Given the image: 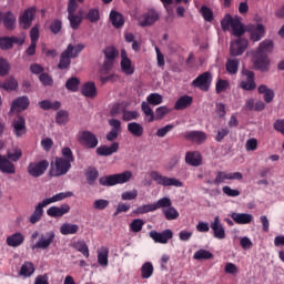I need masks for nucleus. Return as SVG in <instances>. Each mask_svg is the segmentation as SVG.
I'll use <instances>...</instances> for the list:
<instances>
[{"mask_svg": "<svg viewBox=\"0 0 284 284\" xmlns=\"http://www.w3.org/2000/svg\"><path fill=\"white\" fill-rule=\"evenodd\" d=\"M81 94L88 99H94L97 97V84L94 82L84 83Z\"/></svg>", "mask_w": 284, "mask_h": 284, "instance_id": "473e14b6", "label": "nucleus"}, {"mask_svg": "<svg viewBox=\"0 0 284 284\" xmlns=\"http://www.w3.org/2000/svg\"><path fill=\"white\" fill-rule=\"evenodd\" d=\"M68 20L70 22L72 30H79L81 21H83V17L71 13L68 16Z\"/></svg>", "mask_w": 284, "mask_h": 284, "instance_id": "8fccbe9b", "label": "nucleus"}, {"mask_svg": "<svg viewBox=\"0 0 284 284\" xmlns=\"http://www.w3.org/2000/svg\"><path fill=\"white\" fill-rule=\"evenodd\" d=\"M152 181H154L158 185H163V187H183V182H181L176 178H168L159 171H152L150 173Z\"/></svg>", "mask_w": 284, "mask_h": 284, "instance_id": "423d86ee", "label": "nucleus"}, {"mask_svg": "<svg viewBox=\"0 0 284 284\" xmlns=\"http://www.w3.org/2000/svg\"><path fill=\"white\" fill-rule=\"evenodd\" d=\"M108 256H110V250L105 246H102L100 251H98V263L101 267H108Z\"/></svg>", "mask_w": 284, "mask_h": 284, "instance_id": "e433bc0d", "label": "nucleus"}, {"mask_svg": "<svg viewBox=\"0 0 284 284\" xmlns=\"http://www.w3.org/2000/svg\"><path fill=\"white\" fill-rule=\"evenodd\" d=\"M130 179H132L131 171H124L122 173L102 176L99 179V183L104 187H112L114 185H123V183H128Z\"/></svg>", "mask_w": 284, "mask_h": 284, "instance_id": "7ed1b4c3", "label": "nucleus"}, {"mask_svg": "<svg viewBox=\"0 0 284 284\" xmlns=\"http://www.w3.org/2000/svg\"><path fill=\"white\" fill-rule=\"evenodd\" d=\"M13 134L17 139H21V136L26 135L28 132V128L26 126V118L22 115H18L12 121Z\"/></svg>", "mask_w": 284, "mask_h": 284, "instance_id": "4468645a", "label": "nucleus"}, {"mask_svg": "<svg viewBox=\"0 0 284 284\" xmlns=\"http://www.w3.org/2000/svg\"><path fill=\"white\" fill-rule=\"evenodd\" d=\"M77 140L87 150H94L99 145V138L91 131H79Z\"/></svg>", "mask_w": 284, "mask_h": 284, "instance_id": "0eeeda50", "label": "nucleus"}, {"mask_svg": "<svg viewBox=\"0 0 284 284\" xmlns=\"http://www.w3.org/2000/svg\"><path fill=\"white\" fill-rule=\"evenodd\" d=\"M143 225H145V221L142 219H135L130 223V232L139 233L143 230Z\"/></svg>", "mask_w": 284, "mask_h": 284, "instance_id": "5fc2aeb1", "label": "nucleus"}, {"mask_svg": "<svg viewBox=\"0 0 284 284\" xmlns=\"http://www.w3.org/2000/svg\"><path fill=\"white\" fill-rule=\"evenodd\" d=\"M246 32L251 34V41H261L265 37V27L261 23L246 26Z\"/></svg>", "mask_w": 284, "mask_h": 284, "instance_id": "dca6fc26", "label": "nucleus"}, {"mask_svg": "<svg viewBox=\"0 0 284 284\" xmlns=\"http://www.w3.org/2000/svg\"><path fill=\"white\" fill-rule=\"evenodd\" d=\"M79 85H81V80L77 77L69 78L65 82V88L70 92H79Z\"/></svg>", "mask_w": 284, "mask_h": 284, "instance_id": "c03bdc74", "label": "nucleus"}, {"mask_svg": "<svg viewBox=\"0 0 284 284\" xmlns=\"http://www.w3.org/2000/svg\"><path fill=\"white\" fill-rule=\"evenodd\" d=\"M34 17H37V8L30 7L23 11V13L19 18V23L23 30H28L32 27V21H34Z\"/></svg>", "mask_w": 284, "mask_h": 284, "instance_id": "f8f14e48", "label": "nucleus"}, {"mask_svg": "<svg viewBox=\"0 0 284 284\" xmlns=\"http://www.w3.org/2000/svg\"><path fill=\"white\" fill-rule=\"evenodd\" d=\"M23 241H26L23 234L14 233L7 237V245H9V247H19L20 245H23Z\"/></svg>", "mask_w": 284, "mask_h": 284, "instance_id": "72a5a7b5", "label": "nucleus"}, {"mask_svg": "<svg viewBox=\"0 0 284 284\" xmlns=\"http://www.w3.org/2000/svg\"><path fill=\"white\" fill-rule=\"evenodd\" d=\"M156 21H159V13L156 11H149L139 19V24L141 28H146V26H154Z\"/></svg>", "mask_w": 284, "mask_h": 284, "instance_id": "b1692460", "label": "nucleus"}, {"mask_svg": "<svg viewBox=\"0 0 284 284\" xmlns=\"http://www.w3.org/2000/svg\"><path fill=\"white\" fill-rule=\"evenodd\" d=\"M166 114H170V109L165 105L159 106L155 110L154 121H162V119H164Z\"/></svg>", "mask_w": 284, "mask_h": 284, "instance_id": "4d7b16f0", "label": "nucleus"}, {"mask_svg": "<svg viewBox=\"0 0 284 284\" xmlns=\"http://www.w3.org/2000/svg\"><path fill=\"white\" fill-rule=\"evenodd\" d=\"M222 192L223 194H225V196H231V197L241 196V191H239L237 189H231L227 185L222 187Z\"/></svg>", "mask_w": 284, "mask_h": 284, "instance_id": "338daca9", "label": "nucleus"}, {"mask_svg": "<svg viewBox=\"0 0 284 284\" xmlns=\"http://www.w3.org/2000/svg\"><path fill=\"white\" fill-rule=\"evenodd\" d=\"M85 176L89 185H94L97 179H99V170L94 166H89L85 171Z\"/></svg>", "mask_w": 284, "mask_h": 284, "instance_id": "a19ab883", "label": "nucleus"}, {"mask_svg": "<svg viewBox=\"0 0 284 284\" xmlns=\"http://www.w3.org/2000/svg\"><path fill=\"white\" fill-rule=\"evenodd\" d=\"M0 88L6 92H14L19 88V82L13 77H9L4 81H0Z\"/></svg>", "mask_w": 284, "mask_h": 284, "instance_id": "c756f323", "label": "nucleus"}, {"mask_svg": "<svg viewBox=\"0 0 284 284\" xmlns=\"http://www.w3.org/2000/svg\"><path fill=\"white\" fill-rule=\"evenodd\" d=\"M192 88H197V90H202V92H209L210 87L212 85V73L210 71H205L196 77L191 83Z\"/></svg>", "mask_w": 284, "mask_h": 284, "instance_id": "1a4fd4ad", "label": "nucleus"}, {"mask_svg": "<svg viewBox=\"0 0 284 284\" xmlns=\"http://www.w3.org/2000/svg\"><path fill=\"white\" fill-rule=\"evenodd\" d=\"M68 119H69L68 111L60 110L55 115V123H58V125H65V123H68Z\"/></svg>", "mask_w": 284, "mask_h": 284, "instance_id": "6e6d98bb", "label": "nucleus"}, {"mask_svg": "<svg viewBox=\"0 0 284 284\" xmlns=\"http://www.w3.org/2000/svg\"><path fill=\"white\" fill-rule=\"evenodd\" d=\"M21 156H23V152L21 151V149H14L13 152L8 151L7 153V159H9V161H12L13 163H17V161H19Z\"/></svg>", "mask_w": 284, "mask_h": 284, "instance_id": "680f3d73", "label": "nucleus"}, {"mask_svg": "<svg viewBox=\"0 0 284 284\" xmlns=\"http://www.w3.org/2000/svg\"><path fill=\"white\" fill-rule=\"evenodd\" d=\"M104 60L102 63V74H110L112 69L114 68V61L119 57V50L114 47H106L103 50Z\"/></svg>", "mask_w": 284, "mask_h": 284, "instance_id": "20e7f679", "label": "nucleus"}, {"mask_svg": "<svg viewBox=\"0 0 284 284\" xmlns=\"http://www.w3.org/2000/svg\"><path fill=\"white\" fill-rule=\"evenodd\" d=\"M62 158H55L51 162V168L49 171L50 176H64L72 169V163H74V153L69 146H64L61 151Z\"/></svg>", "mask_w": 284, "mask_h": 284, "instance_id": "f257e3e1", "label": "nucleus"}, {"mask_svg": "<svg viewBox=\"0 0 284 284\" xmlns=\"http://www.w3.org/2000/svg\"><path fill=\"white\" fill-rule=\"evenodd\" d=\"M110 21L113 28H116V29L123 28V26H125V20L123 19V14L114 10L110 12Z\"/></svg>", "mask_w": 284, "mask_h": 284, "instance_id": "f704fd0d", "label": "nucleus"}, {"mask_svg": "<svg viewBox=\"0 0 284 284\" xmlns=\"http://www.w3.org/2000/svg\"><path fill=\"white\" fill-rule=\"evenodd\" d=\"M116 152H119V142H113L110 146L100 145L95 150L98 156H112V154H116Z\"/></svg>", "mask_w": 284, "mask_h": 284, "instance_id": "393cba45", "label": "nucleus"}, {"mask_svg": "<svg viewBox=\"0 0 284 284\" xmlns=\"http://www.w3.org/2000/svg\"><path fill=\"white\" fill-rule=\"evenodd\" d=\"M241 75L239 88L245 92H254V90H256V74L254 71L242 69Z\"/></svg>", "mask_w": 284, "mask_h": 284, "instance_id": "39448f33", "label": "nucleus"}, {"mask_svg": "<svg viewBox=\"0 0 284 284\" xmlns=\"http://www.w3.org/2000/svg\"><path fill=\"white\" fill-rule=\"evenodd\" d=\"M230 88V81L220 79L215 84V92L216 94H221L225 92Z\"/></svg>", "mask_w": 284, "mask_h": 284, "instance_id": "e2e57ef3", "label": "nucleus"}, {"mask_svg": "<svg viewBox=\"0 0 284 284\" xmlns=\"http://www.w3.org/2000/svg\"><path fill=\"white\" fill-rule=\"evenodd\" d=\"M257 92L258 94H263V99L265 101V103H272L274 101V90L270 89L267 85L265 84H261L257 88Z\"/></svg>", "mask_w": 284, "mask_h": 284, "instance_id": "7c9ffc66", "label": "nucleus"}, {"mask_svg": "<svg viewBox=\"0 0 284 284\" xmlns=\"http://www.w3.org/2000/svg\"><path fill=\"white\" fill-rule=\"evenodd\" d=\"M110 205V201L108 200H103V199H100V200H95L93 202V210H105L108 206Z\"/></svg>", "mask_w": 284, "mask_h": 284, "instance_id": "774afa93", "label": "nucleus"}, {"mask_svg": "<svg viewBox=\"0 0 284 284\" xmlns=\"http://www.w3.org/2000/svg\"><path fill=\"white\" fill-rule=\"evenodd\" d=\"M70 212V206L68 204H62L61 206H51L47 210L48 216L51 219H61L64 214Z\"/></svg>", "mask_w": 284, "mask_h": 284, "instance_id": "412c9836", "label": "nucleus"}, {"mask_svg": "<svg viewBox=\"0 0 284 284\" xmlns=\"http://www.w3.org/2000/svg\"><path fill=\"white\" fill-rule=\"evenodd\" d=\"M155 210H161L163 207H171L172 206V200L170 197H162L158 200V203H154Z\"/></svg>", "mask_w": 284, "mask_h": 284, "instance_id": "0e129e2a", "label": "nucleus"}, {"mask_svg": "<svg viewBox=\"0 0 284 284\" xmlns=\"http://www.w3.org/2000/svg\"><path fill=\"white\" fill-rule=\"evenodd\" d=\"M84 19H87V21H90V23H97L101 19L99 9H90L84 16Z\"/></svg>", "mask_w": 284, "mask_h": 284, "instance_id": "603ef678", "label": "nucleus"}, {"mask_svg": "<svg viewBox=\"0 0 284 284\" xmlns=\"http://www.w3.org/2000/svg\"><path fill=\"white\" fill-rule=\"evenodd\" d=\"M54 239H57L54 231L42 233L40 234L38 242L31 246V250H48V247L54 243Z\"/></svg>", "mask_w": 284, "mask_h": 284, "instance_id": "9d476101", "label": "nucleus"}, {"mask_svg": "<svg viewBox=\"0 0 284 284\" xmlns=\"http://www.w3.org/2000/svg\"><path fill=\"white\" fill-rule=\"evenodd\" d=\"M72 52H74V45L68 44L67 49L61 53L60 61L58 63L59 70H70V65L72 63Z\"/></svg>", "mask_w": 284, "mask_h": 284, "instance_id": "ddd939ff", "label": "nucleus"}, {"mask_svg": "<svg viewBox=\"0 0 284 284\" xmlns=\"http://www.w3.org/2000/svg\"><path fill=\"white\" fill-rule=\"evenodd\" d=\"M149 212H156L155 204H144L134 211L135 214H148Z\"/></svg>", "mask_w": 284, "mask_h": 284, "instance_id": "052dcab7", "label": "nucleus"}, {"mask_svg": "<svg viewBox=\"0 0 284 284\" xmlns=\"http://www.w3.org/2000/svg\"><path fill=\"white\" fill-rule=\"evenodd\" d=\"M184 139L190 141L191 143H196V145H201L207 141V133L203 131H186L184 133Z\"/></svg>", "mask_w": 284, "mask_h": 284, "instance_id": "2eb2a0df", "label": "nucleus"}, {"mask_svg": "<svg viewBox=\"0 0 284 284\" xmlns=\"http://www.w3.org/2000/svg\"><path fill=\"white\" fill-rule=\"evenodd\" d=\"M200 12L204 20L209 22L214 21V12L209 7L202 6V8L200 9Z\"/></svg>", "mask_w": 284, "mask_h": 284, "instance_id": "bf43d9fd", "label": "nucleus"}, {"mask_svg": "<svg viewBox=\"0 0 284 284\" xmlns=\"http://www.w3.org/2000/svg\"><path fill=\"white\" fill-rule=\"evenodd\" d=\"M225 181H230V173L225 171H219L213 183L215 185H221V183H225Z\"/></svg>", "mask_w": 284, "mask_h": 284, "instance_id": "13d9d810", "label": "nucleus"}, {"mask_svg": "<svg viewBox=\"0 0 284 284\" xmlns=\"http://www.w3.org/2000/svg\"><path fill=\"white\" fill-rule=\"evenodd\" d=\"M231 28L234 37H243V34H245V28H243V24L239 19L233 21V26H231Z\"/></svg>", "mask_w": 284, "mask_h": 284, "instance_id": "de8ad7c7", "label": "nucleus"}, {"mask_svg": "<svg viewBox=\"0 0 284 284\" xmlns=\"http://www.w3.org/2000/svg\"><path fill=\"white\" fill-rule=\"evenodd\" d=\"M149 105H161L163 103V95L159 93H151L146 97Z\"/></svg>", "mask_w": 284, "mask_h": 284, "instance_id": "864d4df0", "label": "nucleus"}, {"mask_svg": "<svg viewBox=\"0 0 284 284\" xmlns=\"http://www.w3.org/2000/svg\"><path fill=\"white\" fill-rule=\"evenodd\" d=\"M141 110L145 116H149V123L154 122V111L152 110V106H150V103L143 101L141 104Z\"/></svg>", "mask_w": 284, "mask_h": 284, "instance_id": "3c124183", "label": "nucleus"}, {"mask_svg": "<svg viewBox=\"0 0 284 284\" xmlns=\"http://www.w3.org/2000/svg\"><path fill=\"white\" fill-rule=\"evenodd\" d=\"M74 193L68 191V192H60L57 193L55 195L51 196V197H47L44 200H42V203H44V205H50L52 203H59V201H63L65 199H70V196H73Z\"/></svg>", "mask_w": 284, "mask_h": 284, "instance_id": "c85d7f7f", "label": "nucleus"}, {"mask_svg": "<svg viewBox=\"0 0 284 284\" xmlns=\"http://www.w3.org/2000/svg\"><path fill=\"white\" fill-rule=\"evenodd\" d=\"M39 106L41 110H59L61 108V102L60 101H54L51 102L50 100H43L39 102Z\"/></svg>", "mask_w": 284, "mask_h": 284, "instance_id": "a18cd8bd", "label": "nucleus"}, {"mask_svg": "<svg viewBox=\"0 0 284 284\" xmlns=\"http://www.w3.org/2000/svg\"><path fill=\"white\" fill-rule=\"evenodd\" d=\"M43 207H48L43 201L38 203L34 207L33 213L29 217V223H31V225H37V223L43 219Z\"/></svg>", "mask_w": 284, "mask_h": 284, "instance_id": "bb28decb", "label": "nucleus"}, {"mask_svg": "<svg viewBox=\"0 0 284 284\" xmlns=\"http://www.w3.org/2000/svg\"><path fill=\"white\" fill-rule=\"evenodd\" d=\"M230 216L237 225H250L254 221V215L250 213H232Z\"/></svg>", "mask_w": 284, "mask_h": 284, "instance_id": "a878e982", "label": "nucleus"}, {"mask_svg": "<svg viewBox=\"0 0 284 284\" xmlns=\"http://www.w3.org/2000/svg\"><path fill=\"white\" fill-rule=\"evenodd\" d=\"M152 274H154V265L152 262H145L141 266V278H152Z\"/></svg>", "mask_w": 284, "mask_h": 284, "instance_id": "37998d69", "label": "nucleus"}, {"mask_svg": "<svg viewBox=\"0 0 284 284\" xmlns=\"http://www.w3.org/2000/svg\"><path fill=\"white\" fill-rule=\"evenodd\" d=\"M62 28H63V22H61V20L59 19L53 20L50 24V30L52 34H59Z\"/></svg>", "mask_w": 284, "mask_h": 284, "instance_id": "69168bd1", "label": "nucleus"}, {"mask_svg": "<svg viewBox=\"0 0 284 284\" xmlns=\"http://www.w3.org/2000/svg\"><path fill=\"white\" fill-rule=\"evenodd\" d=\"M28 108H30V98H28V95H22L12 101L10 111L24 112Z\"/></svg>", "mask_w": 284, "mask_h": 284, "instance_id": "a211bd4d", "label": "nucleus"}, {"mask_svg": "<svg viewBox=\"0 0 284 284\" xmlns=\"http://www.w3.org/2000/svg\"><path fill=\"white\" fill-rule=\"evenodd\" d=\"M192 103H194L192 95H182L176 100L174 110H187V108L192 106Z\"/></svg>", "mask_w": 284, "mask_h": 284, "instance_id": "cd10ccee", "label": "nucleus"}, {"mask_svg": "<svg viewBox=\"0 0 284 284\" xmlns=\"http://www.w3.org/2000/svg\"><path fill=\"white\" fill-rule=\"evenodd\" d=\"M239 65H241V60L239 59H229L226 61L225 68L229 74H237Z\"/></svg>", "mask_w": 284, "mask_h": 284, "instance_id": "58836bf2", "label": "nucleus"}, {"mask_svg": "<svg viewBox=\"0 0 284 284\" xmlns=\"http://www.w3.org/2000/svg\"><path fill=\"white\" fill-rule=\"evenodd\" d=\"M150 239L154 241V243H160L161 245H165L170 242V240L174 239V233L172 230L166 229L162 232L151 231L149 233Z\"/></svg>", "mask_w": 284, "mask_h": 284, "instance_id": "9b49d317", "label": "nucleus"}, {"mask_svg": "<svg viewBox=\"0 0 284 284\" xmlns=\"http://www.w3.org/2000/svg\"><path fill=\"white\" fill-rule=\"evenodd\" d=\"M163 214L166 221H176V219H179V211L174 209V206H169L168 209H163Z\"/></svg>", "mask_w": 284, "mask_h": 284, "instance_id": "09e8293b", "label": "nucleus"}, {"mask_svg": "<svg viewBox=\"0 0 284 284\" xmlns=\"http://www.w3.org/2000/svg\"><path fill=\"white\" fill-rule=\"evenodd\" d=\"M0 23H3L7 30H14L17 26V16L12 11L0 12Z\"/></svg>", "mask_w": 284, "mask_h": 284, "instance_id": "6ab92c4d", "label": "nucleus"}, {"mask_svg": "<svg viewBox=\"0 0 284 284\" xmlns=\"http://www.w3.org/2000/svg\"><path fill=\"white\" fill-rule=\"evenodd\" d=\"M34 264L32 262H24L19 271V276L30 278L34 274Z\"/></svg>", "mask_w": 284, "mask_h": 284, "instance_id": "c9c22d12", "label": "nucleus"}, {"mask_svg": "<svg viewBox=\"0 0 284 284\" xmlns=\"http://www.w3.org/2000/svg\"><path fill=\"white\" fill-rule=\"evenodd\" d=\"M247 50V40L240 38L235 42H231L230 54L231 57H241Z\"/></svg>", "mask_w": 284, "mask_h": 284, "instance_id": "f3484780", "label": "nucleus"}, {"mask_svg": "<svg viewBox=\"0 0 284 284\" xmlns=\"http://www.w3.org/2000/svg\"><path fill=\"white\" fill-rule=\"evenodd\" d=\"M185 163L192 168H199L203 163V156L199 151H189L185 154Z\"/></svg>", "mask_w": 284, "mask_h": 284, "instance_id": "4be33fe9", "label": "nucleus"}, {"mask_svg": "<svg viewBox=\"0 0 284 284\" xmlns=\"http://www.w3.org/2000/svg\"><path fill=\"white\" fill-rule=\"evenodd\" d=\"M50 168V162L48 160H41L40 162H30L27 172L33 179H39L45 174V170Z\"/></svg>", "mask_w": 284, "mask_h": 284, "instance_id": "6e6552de", "label": "nucleus"}, {"mask_svg": "<svg viewBox=\"0 0 284 284\" xmlns=\"http://www.w3.org/2000/svg\"><path fill=\"white\" fill-rule=\"evenodd\" d=\"M193 258L195 261H210L211 258H214V254L207 250L200 248L194 253Z\"/></svg>", "mask_w": 284, "mask_h": 284, "instance_id": "79ce46f5", "label": "nucleus"}, {"mask_svg": "<svg viewBox=\"0 0 284 284\" xmlns=\"http://www.w3.org/2000/svg\"><path fill=\"white\" fill-rule=\"evenodd\" d=\"M60 234H62V236L79 234V225L72 223H63L60 226Z\"/></svg>", "mask_w": 284, "mask_h": 284, "instance_id": "2f4dec72", "label": "nucleus"}, {"mask_svg": "<svg viewBox=\"0 0 284 284\" xmlns=\"http://www.w3.org/2000/svg\"><path fill=\"white\" fill-rule=\"evenodd\" d=\"M121 70L126 77H131V74L134 73V67L132 65V60L130 59H124L121 60L120 62Z\"/></svg>", "mask_w": 284, "mask_h": 284, "instance_id": "49530a36", "label": "nucleus"}, {"mask_svg": "<svg viewBox=\"0 0 284 284\" xmlns=\"http://www.w3.org/2000/svg\"><path fill=\"white\" fill-rule=\"evenodd\" d=\"M211 230H213L214 239H219V241H223V239H225V227H223L219 216H215L214 221L211 223Z\"/></svg>", "mask_w": 284, "mask_h": 284, "instance_id": "aec40b11", "label": "nucleus"}, {"mask_svg": "<svg viewBox=\"0 0 284 284\" xmlns=\"http://www.w3.org/2000/svg\"><path fill=\"white\" fill-rule=\"evenodd\" d=\"M72 247L77 250V252H80L83 254L85 258H90V248L88 247V244L85 241H78L72 244Z\"/></svg>", "mask_w": 284, "mask_h": 284, "instance_id": "4c0bfd02", "label": "nucleus"}, {"mask_svg": "<svg viewBox=\"0 0 284 284\" xmlns=\"http://www.w3.org/2000/svg\"><path fill=\"white\" fill-rule=\"evenodd\" d=\"M0 172L2 174H17V166L6 155H0Z\"/></svg>", "mask_w": 284, "mask_h": 284, "instance_id": "5701e85b", "label": "nucleus"}, {"mask_svg": "<svg viewBox=\"0 0 284 284\" xmlns=\"http://www.w3.org/2000/svg\"><path fill=\"white\" fill-rule=\"evenodd\" d=\"M128 131L130 132V134H132L133 136H138L141 138L143 136V125H141L138 122H130L128 124Z\"/></svg>", "mask_w": 284, "mask_h": 284, "instance_id": "ea45409f", "label": "nucleus"}, {"mask_svg": "<svg viewBox=\"0 0 284 284\" xmlns=\"http://www.w3.org/2000/svg\"><path fill=\"white\" fill-rule=\"evenodd\" d=\"M274 50V42L272 40H264L260 43L256 51L253 52L252 62L255 70L260 72H267L270 70V58L267 54Z\"/></svg>", "mask_w": 284, "mask_h": 284, "instance_id": "f03ea898", "label": "nucleus"}]
</instances>
